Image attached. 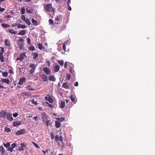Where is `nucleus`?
I'll return each mask as SVG.
<instances>
[{"label":"nucleus","instance_id":"1","mask_svg":"<svg viewBox=\"0 0 155 155\" xmlns=\"http://www.w3.org/2000/svg\"><path fill=\"white\" fill-rule=\"evenodd\" d=\"M24 40L22 38H20L18 41V45L20 50H24Z\"/></svg>","mask_w":155,"mask_h":155},{"label":"nucleus","instance_id":"2","mask_svg":"<svg viewBox=\"0 0 155 155\" xmlns=\"http://www.w3.org/2000/svg\"><path fill=\"white\" fill-rule=\"evenodd\" d=\"M1 51L0 52V60L2 62L4 61V60L3 56V54L4 52V49L3 47H0Z\"/></svg>","mask_w":155,"mask_h":155},{"label":"nucleus","instance_id":"3","mask_svg":"<svg viewBox=\"0 0 155 155\" xmlns=\"http://www.w3.org/2000/svg\"><path fill=\"white\" fill-rule=\"evenodd\" d=\"M45 8L48 12L54 11L52 7V5L51 4L46 5L45 6Z\"/></svg>","mask_w":155,"mask_h":155},{"label":"nucleus","instance_id":"4","mask_svg":"<svg viewBox=\"0 0 155 155\" xmlns=\"http://www.w3.org/2000/svg\"><path fill=\"white\" fill-rule=\"evenodd\" d=\"M25 56V52H22L20 54L18 58L16 59L17 61L20 60L22 61L24 59V57Z\"/></svg>","mask_w":155,"mask_h":155},{"label":"nucleus","instance_id":"5","mask_svg":"<svg viewBox=\"0 0 155 155\" xmlns=\"http://www.w3.org/2000/svg\"><path fill=\"white\" fill-rule=\"evenodd\" d=\"M70 84L67 82H64L62 85V87L66 89H70Z\"/></svg>","mask_w":155,"mask_h":155},{"label":"nucleus","instance_id":"6","mask_svg":"<svg viewBox=\"0 0 155 155\" xmlns=\"http://www.w3.org/2000/svg\"><path fill=\"white\" fill-rule=\"evenodd\" d=\"M41 115H42V119L43 122H44V123H45V121H46L47 120L48 118V116L46 114V113H45V112H43L41 114Z\"/></svg>","mask_w":155,"mask_h":155},{"label":"nucleus","instance_id":"7","mask_svg":"<svg viewBox=\"0 0 155 155\" xmlns=\"http://www.w3.org/2000/svg\"><path fill=\"white\" fill-rule=\"evenodd\" d=\"M17 145V144L16 143H13L11 145V147L8 148V150L12 152L13 151V149L15 148Z\"/></svg>","mask_w":155,"mask_h":155},{"label":"nucleus","instance_id":"8","mask_svg":"<svg viewBox=\"0 0 155 155\" xmlns=\"http://www.w3.org/2000/svg\"><path fill=\"white\" fill-rule=\"evenodd\" d=\"M41 78L43 81L46 82L48 81V76L45 74H42L41 75Z\"/></svg>","mask_w":155,"mask_h":155},{"label":"nucleus","instance_id":"9","mask_svg":"<svg viewBox=\"0 0 155 155\" xmlns=\"http://www.w3.org/2000/svg\"><path fill=\"white\" fill-rule=\"evenodd\" d=\"M46 100L48 101L50 103H52L53 102V100L52 97L49 95L46 96L45 97Z\"/></svg>","mask_w":155,"mask_h":155},{"label":"nucleus","instance_id":"10","mask_svg":"<svg viewBox=\"0 0 155 155\" xmlns=\"http://www.w3.org/2000/svg\"><path fill=\"white\" fill-rule=\"evenodd\" d=\"M61 16L60 15H59L56 17L55 20V22L56 24H58L60 23V20L61 18Z\"/></svg>","mask_w":155,"mask_h":155},{"label":"nucleus","instance_id":"11","mask_svg":"<svg viewBox=\"0 0 155 155\" xmlns=\"http://www.w3.org/2000/svg\"><path fill=\"white\" fill-rule=\"evenodd\" d=\"M8 113L4 110H2L0 113V116L1 117L5 119Z\"/></svg>","mask_w":155,"mask_h":155},{"label":"nucleus","instance_id":"12","mask_svg":"<svg viewBox=\"0 0 155 155\" xmlns=\"http://www.w3.org/2000/svg\"><path fill=\"white\" fill-rule=\"evenodd\" d=\"M25 129H21L15 133L16 135H19L21 134H25Z\"/></svg>","mask_w":155,"mask_h":155},{"label":"nucleus","instance_id":"13","mask_svg":"<svg viewBox=\"0 0 155 155\" xmlns=\"http://www.w3.org/2000/svg\"><path fill=\"white\" fill-rule=\"evenodd\" d=\"M43 71L47 75L50 74L51 73L50 69L47 67H45L43 68Z\"/></svg>","mask_w":155,"mask_h":155},{"label":"nucleus","instance_id":"14","mask_svg":"<svg viewBox=\"0 0 155 155\" xmlns=\"http://www.w3.org/2000/svg\"><path fill=\"white\" fill-rule=\"evenodd\" d=\"M26 80V78H21L18 82V84L20 85L23 84L24 82Z\"/></svg>","mask_w":155,"mask_h":155},{"label":"nucleus","instance_id":"15","mask_svg":"<svg viewBox=\"0 0 155 155\" xmlns=\"http://www.w3.org/2000/svg\"><path fill=\"white\" fill-rule=\"evenodd\" d=\"M6 118L8 120L10 121H11L13 120V118L12 116V114L9 113L6 116Z\"/></svg>","mask_w":155,"mask_h":155},{"label":"nucleus","instance_id":"16","mask_svg":"<svg viewBox=\"0 0 155 155\" xmlns=\"http://www.w3.org/2000/svg\"><path fill=\"white\" fill-rule=\"evenodd\" d=\"M26 12L28 13H31L33 11V9L30 7H27L26 8Z\"/></svg>","mask_w":155,"mask_h":155},{"label":"nucleus","instance_id":"17","mask_svg":"<svg viewBox=\"0 0 155 155\" xmlns=\"http://www.w3.org/2000/svg\"><path fill=\"white\" fill-rule=\"evenodd\" d=\"M49 80L51 81H56V78L55 77L52 75H50L48 76Z\"/></svg>","mask_w":155,"mask_h":155},{"label":"nucleus","instance_id":"18","mask_svg":"<svg viewBox=\"0 0 155 155\" xmlns=\"http://www.w3.org/2000/svg\"><path fill=\"white\" fill-rule=\"evenodd\" d=\"M1 82L2 83H5L8 84L10 82L9 80L8 79L2 78L1 80Z\"/></svg>","mask_w":155,"mask_h":155},{"label":"nucleus","instance_id":"19","mask_svg":"<svg viewBox=\"0 0 155 155\" xmlns=\"http://www.w3.org/2000/svg\"><path fill=\"white\" fill-rule=\"evenodd\" d=\"M54 72H57L58 71H59L60 69V66H59L58 64L56 65L54 67Z\"/></svg>","mask_w":155,"mask_h":155},{"label":"nucleus","instance_id":"20","mask_svg":"<svg viewBox=\"0 0 155 155\" xmlns=\"http://www.w3.org/2000/svg\"><path fill=\"white\" fill-rule=\"evenodd\" d=\"M21 122L20 121H14L13 122V125L14 127L18 126L21 125Z\"/></svg>","mask_w":155,"mask_h":155},{"label":"nucleus","instance_id":"21","mask_svg":"<svg viewBox=\"0 0 155 155\" xmlns=\"http://www.w3.org/2000/svg\"><path fill=\"white\" fill-rule=\"evenodd\" d=\"M26 34V31L25 30H22L18 34L19 35H24Z\"/></svg>","mask_w":155,"mask_h":155},{"label":"nucleus","instance_id":"22","mask_svg":"<svg viewBox=\"0 0 155 155\" xmlns=\"http://www.w3.org/2000/svg\"><path fill=\"white\" fill-rule=\"evenodd\" d=\"M37 98L35 97L33 99L32 101H31V102L33 104L36 105L38 104V103H37Z\"/></svg>","mask_w":155,"mask_h":155},{"label":"nucleus","instance_id":"23","mask_svg":"<svg viewBox=\"0 0 155 155\" xmlns=\"http://www.w3.org/2000/svg\"><path fill=\"white\" fill-rule=\"evenodd\" d=\"M5 44L6 45L8 46H10V41L8 39H6L5 40Z\"/></svg>","mask_w":155,"mask_h":155},{"label":"nucleus","instance_id":"24","mask_svg":"<svg viewBox=\"0 0 155 155\" xmlns=\"http://www.w3.org/2000/svg\"><path fill=\"white\" fill-rule=\"evenodd\" d=\"M65 105V102L64 101H62L60 103L59 107L61 108H63L64 107Z\"/></svg>","mask_w":155,"mask_h":155},{"label":"nucleus","instance_id":"25","mask_svg":"<svg viewBox=\"0 0 155 155\" xmlns=\"http://www.w3.org/2000/svg\"><path fill=\"white\" fill-rule=\"evenodd\" d=\"M17 27L18 28H21L22 29H24L26 27V26L25 25H22L20 24H18V25Z\"/></svg>","mask_w":155,"mask_h":155},{"label":"nucleus","instance_id":"26","mask_svg":"<svg viewBox=\"0 0 155 155\" xmlns=\"http://www.w3.org/2000/svg\"><path fill=\"white\" fill-rule=\"evenodd\" d=\"M29 67L32 69H35L36 65H35L34 64L31 63L30 64Z\"/></svg>","mask_w":155,"mask_h":155},{"label":"nucleus","instance_id":"27","mask_svg":"<svg viewBox=\"0 0 155 155\" xmlns=\"http://www.w3.org/2000/svg\"><path fill=\"white\" fill-rule=\"evenodd\" d=\"M55 127L57 128H59L61 125L60 123L58 121H55Z\"/></svg>","mask_w":155,"mask_h":155},{"label":"nucleus","instance_id":"28","mask_svg":"<svg viewBox=\"0 0 155 155\" xmlns=\"http://www.w3.org/2000/svg\"><path fill=\"white\" fill-rule=\"evenodd\" d=\"M9 32L12 34H16L17 33V32L13 29H10Z\"/></svg>","mask_w":155,"mask_h":155},{"label":"nucleus","instance_id":"29","mask_svg":"<svg viewBox=\"0 0 155 155\" xmlns=\"http://www.w3.org/2000/svg\"><path fill=\"white\" fill-rule=\"evenodd\" d=\"M4 145L5 147H6V148H9V147L10 145V142H8L7 143H4Z\"/></svg>","mask_w":155,"mask_h":155},{"label":"nucleus","instance_id":"30","mask_svg":"<svg viewBox=\"0 0 155 155\" xmlns=\"http://www.w3.org/2000/svg\"><path fill=\"white\" fill-rule=\"evenodd\" d=\"M45 123L46 125L47 126H48V125H50L51 124V122L50 120H47L46 121H45Z\"/></svg>","mask_w":155,"mask_h":155},{"label":"nucleus","instance_id":"31","mask_svg":"<svg viewBox=\"0 0 155 155\" xmlns=\"http://www.w3.org/2000/svg\"><path fill=\"white\" fill-rule=\"evenodd\" d=\"M2 26L4 28H7L8 27L10 26V25L8 24H6L5 23H2Z\"/></svg>","mask_w":155,"mask_h":155},{"label":"nucleus","instance_id":"32","mask_svg":"<svg viewBox=\"0 0 155 155\" xmlns=\"http://www.w3.org/2000/svg\"><path fill=\"white\" fill-rule=\"evenodd\" d=\"M25 22L29 25H30L31 24V22L29 21V19L28 18L24 21Z\"/></svg>","mask_w":155,"mask_h":155},{"label":"nucleus","instance_id":"33","mask_svg":"<svg viewBox=\"0 0 155 155\" xmlns=\"http://www.w3.org/2000/svg\"><path fill=\"white\" fill-rule=\"evenodd\" d=\"M33 59H36L38 57V54L36 53H34L33 54Z\"/></svg>","mask_w":155,"mask_h":155},{"label":"nucleus","instance_id":"34","mask_svg":"<svg viewBox=\"0 0 155 155\" xmlns=\"http://www.w3.org/2000/svg\"><path fill=\"white\" fill-rule=\"evenodd\" d=\"M32 22L35 26H36L38 25L37 22V21H36L33 18H32Z\"/></svg>","mask_w":155,"mask_h":155},{"label":"nucleus","instance_id":"35","mask_svg":"<svg viewBox=\"0 0 155 155\" xmlns=\"http://www.w3.org/2000/svg\"><path fill=\"white\" fill-rule=\"evenodd\" d=\"M0 151L2 153H4L5 152V150L4 149V148L2 146L0 147Z\"/></svg>","mask_w":155,"mask_h":155},{"label":"nucleus","instance_id":"36","mask_svg":"<svg viewBox=\"0 0 155 155\" xmlns=\"http://www.w3.org/2000/svg\"><path fill=\"white\" fill-rule=\"evenodd\" d=\"M58 62L61 66H63L64 62L63 60H58Z\"/></svg>","mask_w":155,"mask_h":155},{"label":"nucleus","instance_id":"37","mask_svg":"<svg viewBox=\"0 0 155 155\" xmlns=\"http://www.w3.org/2000/svg\"><path fill=\"white\" fill-rule=\"evenodd\" d=\"M56 119L59 122H62L64 120V118L63 117L58 118H56Z\"/></svg>","mask_w":155,"mask_h":155},{"label":"nucleus","instance_id":"38","mask_svg":"<svg viewBox=\"0 0 155 155\" xmlns=\"http://www.w3.org/2000/svg\"><path fill=\"white\" fill-rule=\"evenodd\" d=\"M5 131L7 132H9L11 131V129L7 127H6L5 129Z\"/></svg>","mask_w":155,"mask_h":155},{"label":"nucleus","instance_id":"39","mask_svg":"<svg viewBox=\"0 0 155 155\" xmlns=\"http://www.w3.org/2000/svg\"><path fill=\"white\" fill-rule=\"evenodd\" d=\"M25 9L24 7H22L21 9V14H24L25 13Z\"/></svg>","mask_w":155,"mask_h":155},{"label":"nucleus","instance_id":"40","mask_svg":"<svg viewBox=\"0 0 155 155\" xmlns=\"http://www.w3.org/2000/svg\"><path fill=\"white\" fill-rule=\"evenodd\" d=\"M70 99L71 101L74 102L75 101V97L73 95H71L70 96Z\"/></svg>","mask_w":155,"mask_h":155},{"label":"nucleus","instance_id":"41","mask_svg":"<svg viewBox=\"0 0 155 155\" xmlns=\"http://www.w3.org/2000/svg\"><path fill=\"white\" fill-rule=\"evenodd\" d=\"M71 76L69 74H66V79L67 80H69L71 79Z\"/></svg>","mask_w":155,"mask_h":155},{"label":"nucleus","instance_id":"42","mask_svg":"<svg viewBox=\"0 0 155 155\" xmlns=\"http://www.w3.org/2000/svg\"><path fill=\"white\" fill-rule=\"evenodd\" d=\"M38 48L40 50L42 49L43 48L42 45L41 43L39 44L38 45Z\"/></svg>","mask_w":155,"mask_h":155},{"label":"nucleus","instance_id":"43","mask_svg":"<svg viewBox=\"0 0 155 155\" xmlns=\"http://www.w3.org/2000/svg\"><path fill=\"white\" fill-rule=\"evenodd\" d=\"M63 49L64 51L65 52H67V51H69V50H68L67 51L66 50V46H65V43H64L63 44Z\"/></svg>","mask_w":155,"mask_h":155},{"label":"nucleus","instance_id":"44","mask_svg":"<svg viewBox=\"0 0 155 155\" xmlns=\"http://www.w3.org/2000/svg\"><path fill=\"white\" fill-rule=\"evenodd\" d=\"M2 75L4 77H7L8 75V73L7 72H4L2 73Z\"/></svg>","mask_w":155,"mask_h":155},{"label":"nucleus","instance_id":"45","mask_svg":"<svg viewBox=\"0 0 155 155\" xmlns=\"http://www.w3.org/2000/svg\"><path fill=\"white\" fill-rule=\"evenodd\" d=\"M29 49L30 50H31L32 51H33L34 50H35V48L34 46H32L29 47Z\"/></svg>","mask_w":155,"mask_h":155},{"label":"nucleus","instance_id":"46","mask_svg":"<svg viewBox=\"0 0 155 155\" xmlns=\"http://www.w3.org/2000/svg\"><path fill=\"white\" fill-rule=\"evenodd\" d=\"M50 151V149H47L46 150L44 151L43 150H42V151L44 153V154L45 155H46V153H48Z\"/></svg>","mask_w":155,"mask_h":155},{"label":"nucleus","instance_id":"47","mask_svg":"<svg viewBox=\"0 0 155 155\" xmlns=\"http://www.w3.org/2000/svg\"><path fill=\"white\" fill-rule=\"evenodd\" d=\"M59 139V137L58 135H56L55 136V141L57 142L58 141Z\"/></svg>","mask_w":155,"mask_h":155},{"label":"nucleus","instance_id":"48","mask_svg":"<svg viewBox=\"0 0 155 155\" xmlns=\"http://www.w3.org/2000/svg\"><path fill=\"white\" fill-rule=\"evenodd\" d=\"M31 86L30 85H28L26 87V89L28 90L34 91V90L30 88Z\"/></svg>","mask_w":155,"mask_h":155},{"label":"nucleus","instance_id":"49","mask_svg":"<svg viewBox=\"0 0 155 155\" xmlns=\"http://www.w3.org/2000/svg\"><path fill=\"white\" fill-rule=\"evenodd\" d=\"M35 69H31L29 71V72L30 73H31V74L35 72Z\"/></svg>","mask_w":155,"mask_h":155},{"label":"nucleus","instance_id":"50","mask_svg":"<svg viewBox=\"0 0 155 155\" xmlns=\"http://www.w3.org/2000/svg\"><path fill=\"white\" fill-rule=\"evenodd\" d=\"M20 145L23 148L25 147L26 146V145L24 143H21L20 144Z\"/></svg>","mask_w":155,"mask_h":155},{"label":"nucleus","instance_id":"51","mask_svg":"<svg viewBox=\"0 0 155 155\" xmlns=\"http://www.w3.org/2000/svg\"><path fill=\"white\" fill-rule=\"evenodd\" d=\"M49 23L50 25H52L53 24L54 22L53 20L52 19H50L49 20Z\"/></svg>","mask_w":155,"mask_h":155},{"label":"nucleus","instance_id":"52","mask_svg":"<svg viewBox=\"0 0 155 155\" xmlns=\"http://www.w3.org/2000/svg\"><path fill=\"white\" fill-rule=\"evenodd\" d=\"M65 28V26H64V25L63 26H62L61 27H60V30L61 31H62L64 30Z\"/></svg>","mask_w":155,"mask_h":155},{"label":"nucleus","instance_id":"53","mask_svg":"<svg viewBox=\"0 0 155 155\" xmlns=\"http://www.w3.org/2000/svg\"><path fill=\"white\" fill-rule=\"evenodd\" d=\"M21 19L22 20L24 21H25L26 19L24 15H22L21 16Z\"/></svg>","mask_w":155,"mask_h":155},{"label":"nucleus","instance_id":"54","mask_svg":"<svg viewBox=\"0 0 155 155\" xmlns=\"http://www.w3.org/2000/svg\"><path fill=\"white\" fill-rule=\"evenodd\" d=\"M9 72L11 74H13L14 73L13 70V69H11L9 70Z\"/></svg>","mask_w":155,"mask_h":155},{"label":"nucleus","instance_id":"55","mask_svg":"<svg viewBox=\"0 0 155 155\" xmlns=\"http://www.w3.org/2000/svg\"><path fill=\"white\" fill-rule=\"evenodd\" d=\"M33 144L34 145V146L37 148H39V147L38 146V145L36 143H35V142H33Z\"/></svg>","mask_w":155,"mask_h":155},{"label":"nucleus","instance_id":"56","mask_svg":"<svg viewBox=\"0 0 155 155\" xmlns=\"http://www.w3.org/2000/svg\"><path fill=\"white\" fill-rule=\"evenodd\" d=\"M68 64H70L68 62H65L64 64V68H67V65Z\"/></svg>","mask_w":155,"mask_h":155},{"label":"nucleus","instance_id":"57","mask_svg":"<svg viewBox=\"0 0 155 155\" xmlns=\"http://www.w3.org/2000/svg\"><path fill=\"white\" fill-rule=\"evenodd\" d=\"M51 138L52 140H53L54 138V136L53 133H51Z\"/></svg>","mask_w":155,"mask_h":155},{"label":"nucleus","instance_id":"58","mask_svg":"<svg viewBox=\"0 0 155 155\" xmlns=\"http://www.w3.org/2000/svg\"><path fill=\"white\" fill-rule=\"evenodd\" d=\"M27 41L28 42V43L30 45H31V40L29 38H28L27 39Z\"/></svg>","mask_w":155,"mask_h":155},{"label":"nucleus","instance_id":"59","mask_svg":"<svg viewBox=\"0 0 155 155\" xmlns=\"http://www.w3.org/2000/svg\"><path fill=\"white\" fill-rule=\"evenodd\" d=\"M63 137L61 136H60L59 137V140L62 143H63L62 141Z\"/></svg>","mask_w":155,"mask_h":155},{"label":"nucleus","instance_id":"60","mask_svg":"<svg viewBox=\"0 0 155 155\" xmlns=\"http://www.w3.org/2000/svg\"><path fill=\"white\" fill-rule=\"evenodd\" d=\"M13 116L14 117H16L18 116V114L17 113H14L13 114Z\"/></svg>","mask_w":155,"mask_h":155},{"label":"nucleus","instance_id":"61","mask_svg":"<svg viewBox=\"0 0 155 155\" xmlns=\"http://www.w3.org/2000/svg\"><path fill=\"white\" fill-rule=\"evenodd\" d=\"M17 25H18L17 24V23H15L12 24L11 26L13 27H14Z\"/></svg>","mask_w":155,"mask_h":155},{"label":"nucleus","instance_id":"62","mask_svg":"<svg viewBox=\"0 0 155 155\" xmlns=\"http://www.w3.org/2000/svg\"><path fill=\"white\" fill-rule=\"evenodd\" d=\"M71 3V0H68L67 3L68 5H69Z\"/></svg>","mask_w":155,"mask_h":155},{"label":"nucleus","instance_id":"63","mask_svg":"<svg viewBox=\"0 0 155 155\" xmlns=\"http://www.w3.org/2000/svg\"><path fill=\"white\" fill-rule=\"evenodd\" d=\"M5 9L3 8H1L0 7V12H2L5 11Z\"/></svg>","mask_w":155,"mask_h":155},{"label":"nucleus","instance_id":"64","mask_svg":"<svg viewBox=\"0 0 155 155\" xmlns=\"http://www.w3.org/2000/svg\"><path fill=\"white\" fill-rule=\"evenodd\" d=\"M18 150L20 151L24 150V148H23L22 147H19V148Z\"/></svg>","mask_w":155,"mask_h":155}]
</instances>
